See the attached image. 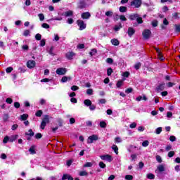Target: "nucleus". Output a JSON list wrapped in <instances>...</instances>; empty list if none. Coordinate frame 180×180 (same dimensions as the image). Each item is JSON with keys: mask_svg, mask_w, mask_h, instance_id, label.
Segmentation results:
<instances>
[{"mask_svg": "<svg viewBox=\"0 0 180 180\" xmlns=\"http://www.w3.org/2000/svg\"><path fill=\"white\" fill-rule=\"evenodd\" d=\"M129 19H130V20H136L138 25L143 23V18L140 17V15L137 13L131 14L129 16Z\"/></svg>", "mask_w": 180, "mask_h": 180, "instance_id": "f257e3e1", "label": "nucleus"}, {"mask_svg": "<svg viewBox=\"0 0 180 180\" xmlns=\"http://www.w3.org/2000/svg\"><path fill=\"white\" fill-rule=\"evenodd\" d=\"M99 138L98 137V135H91L90 136H89L88 139H87V143L88 144H92V143H94V141H98Z\"/></svg>", "mask_w": 180, "mask_h": 180, "instance_id": "f03ea898", "label": "nucleus"}, {"mask_svg": "<svg viewBox=\"0 0 180 180\" xmlns=\"http://www.w3.org/2000/svg\"><path fill=\"white\" fill-rule=\"evenodd\" d=\"M100 158L103 161H108V162H112V161H113V158H112V155H101Z\"/></svg>", "mask_w": 180, "mask_h": 180, "instance_id": "7ed1b4c3", "label": "nucleus"}, {"mask_svg": "<svg viewBox=\"0 0 180 180\" xmlns=\"http://www.w3.org/2000/svg\"><path fill=\"white\" fill-rule=\"evenodd\" d=\"M77 23L79 27V30H84V29H86V24H85V22H84V20H78L77 21Z\"/></svg>", "mask_w": 180, "mask_h": 180, "instance_id": "20e7f679", "label": "nucleus"}, {"mask_svg": "<svg viewBox=\"0 0 180 180\" xmlns=\"http://www.w3.org/2000/svg\"><path fill=\"white\" fill-rule=\"evenodd\" d=\"M131 6H134V8H140L141 6V0H133L131 2Z\"/></svg>", "mask_w": 180, "mask_h": 180, "instance_id": "39448f33", "label": "nucleus"}, {"mask_svg": "<svg viewBox=\"0 0 180 180\" xmlns=\"http://www.w3.org/2000/svg\"><path fill=\"white\" fill-rule=\"evenodd\" d=\"M143 39L147 40L151 36V31L150 30H145L142 33Z\"/></svg>", "mask_w": 180, "mask_h": 180, "instance_id": "423d86ee", "label": "nucleus"}, {"mask_svg": "<svg viewBox=\"0 0 180 180\" xmlns=\"http://www.w3.org/2000/svg\"><path fill=\"white\" fill-rule=\"evenodd\" d=\"M67 72V69L65 68H60L56 70V74L58 75H64Z\"/></svg>", "mask_w": 180, "mask_h": 180, "instance_id": "0eeeda50", "label": "nucleus"}, {"mask_svg": "<svg viewBox=\"0 0 180 180\" xmlns=\"http://www.w3.org/2000/svg\"><path fill=\"white\" fill-rule=\"evenodd\" d=\"M27 67L28 68H34L36 67V62L33 60H30L27 62Z\"/></svg>", "mask_w": 180, "mask_h": 180, "instance_id": "6e6552de", "label": "nucleus"}, {"mask_svg": "<svg viewBox=\"0 0 180 180\" xmlns=\"http://www.w3.org/2000/svg\"><path fill=\"white\" fill-rule=\"evenodd\" d=\"M165 171V165H159L157 167L155 172H164Z\"/></svg>", "mask_w": 180, "mask_h": 180, "instance_id": "1a4fd4ad", "label": "nucleus"}, {"mask_svg": "<svg viewBox=\"0 0 180 180\" xmlns=\"http://www.w3.org/2000/svg\"><path fill=\"white\" fill-rule=\"evenodd\" d=\"M75 56V53L74 52H68L65 55L66 58H68V60H72Z\"/></svg>", "mask_w": 180, "mask_h": 180, "instance_id": "9d476101", "label": "nucleus"}, {"mask_svg": "<svg viewBox=\"0 0 180 180\" xmlns=\"http://www.w3.org/2000/svg\"><path fill=\"white\" fill-rule=\"evenodd\" d=\"M165 89V83L160 84L157 88V92H161V91H164Z\"/></svg>", "mask_w": 180, "mask_h": 180, "instance_id": "9b49d317", "label": "nucleus"}, {"mask_svg": "<svg viewBox=\"0 0 180 180\" xmlns=\"http://www.w3.org/2000/svg\"><path fill=\"white\" fill-rule=\"evenodd\" d=\"M74 15V11L69 10L65 13H63V15L65 18H68V16H72Z\"/></svg>", "mask_w": 180, "mask_h": 180, "instance_id": "f8f14e48", "label": "nucleus"}, {"mask_svg": "<svg viewBox=\"0 0 180 180\" xmlns=\"http://www.w3.org/2000/svg\"><path fill=\"white\" fill-rule=\"evenodd\" d=\"M91 18V13L89 12H85L82 13V19H89Z\"/></svg>", "mask_w": 180, "mask_h": 180, "instance_id": "ddd939ff", "label": "nucleus"}, {"mask_svg": "<svg viewBox=\"0 0 180 180\" xmlns=\"http://www.w3.org/2000/svg\"><path fill=\"white\" fill-rule=\"evenodd\" d=\"M128 35L129 37H131L134 33H136V30H134V28L133 27H129L128 28Z\"/></svg>", "mask_w": 180, "mask_h": 180, "instance_id": "4468645a", "label": "nucleus"}, {"mask_svg": "<svg viewBox=\"0 0 180 180\" xmlns=\"http://www.w3.org/2000/svg\"><path fill=\"white\" fill-rule=\"evenodd\" d=\"M18 137H19V135H13L9 138V141L11 143H13V141H15V140L18 139Z\"/></svg>", "mask_w": 180, "mask_h": 180, "instance_id": "2eb2a0df", "label": "nucleus"}, {"mask_svg": "<svg viewBox=\"0 0 180 180\" xmlns=\"http://www.w3.org/2000/svg\"><path fill=\"white\" fill-rule=\"evenodd\" d=\"M67 81H71V77L64 76L61 79V82H67Z\"/></svg>", "mask_w": 180, "mask_h": 180, "instance_id": "dca6fc26", "label": "nucleus"}, {"mask_svg": "<svg viewBox=\"0 0 180 180\" xmlns=\"http://www.w3.org/2000/svg\"><path fill=\"white\" fill-rule=\"evenodd\" d=\"M122 27H123V26H122V23H120L118 25H115L113 29L115 32H119Z\"/></svg>", "mask_w": 180, "mask_h": 180, "instance_id": "f3484780", "label": "nucleus"}, {"mask_svg": "<svg viewBox=\"0 0 180 180\" xmlns=\"http://www.w3.org/2000/svg\"><path fill=\"white\" fill-rule=\"evenodd\" d=\"M25 136L33 137V136H34V132H33V130L29 129L28 132H25Z\"/></svg>", "mask_w": 180, "mask_h": 180, "instance_id": "a211bd4d", "label": "nucleus"}, {"mask_svg": "<svg viewBox=\"0 0 180 180\" xmlns=\"http://www.w3.org/2000/svg\"><path fill=\"white\" fill-rule=\"evenodd\" d=\"M84 103L86 106H91V105H92V101L89 99H86L84 100Z\"/></svg>", "mask_w": 180, "mask_h": 180, "instance_id": "6ab92c4d", "label": "nucleus"}, {"mask_svg": "<svg viewBox=\"0 0 180 180\" xmlns=\"http://www.w3.org/2000/svg\"><path fill=\"white\" fill-rule=\"evenodd\" d=\"M112 149L115 151V154H119V148H117V146L112 145Z\"/></svg>", "mask_w": 180, "mask_h": 180, "instance_id": "aec40b11", "label": "nucleus"}, {"mask_svg": "<svg viewBox=\"0 0 180 180\" xmlns=\"http://www.w3.org/2000/svg\"><path fill=\"white\" fill-rule=\"evenodd\" d=\"M111 43H112V44H113V46H119V40H117L116 39H112L111 40Z\"/></svg>", "mask_w": 180, "mask_h": 180, "instance_id": "412c9836", "label": "nucleus"}, {"mask_svg": "<svg viewBox=\"0 0 180 180\" xmlns=\"http://www.w3.org/2000/svg\"><path fill=\"white\" fill-rule=\"evenodd\" d=\"M42 122H44V123H50V119L49 118V115H45L44 119L42 120Z\"/></svg>", "mask_w": 180, "mask_h": 180, "instance_id": "4be33fe9", "label": "nucleus"}, {"mask_svg": "<svg viewBox=\"0 0 180 180\" xmlns=\"http://www.w3.org/2000/svg\"><path fill=\"white\" fill-rule=\"evenodd\" d=\"M8 120H9V115L8 114H4V115H3L4 122H8Z\"/></svg>", "mask_w": 180, "mask_h": 180, "instance_id": "5701e85b", "label": "nucleus"}, {"mask_svg": "<svg viewBox=\"0 0 180 180\" xmlns=\"http://www.w3.org/2000/svg\"><path fill=\"white\" fill-rule=\"evenodd\" d=\"M120 12H122V13L127 12V7L120 6Z\"/></svg>", "mask_w": 180, "mask_h": 180, "instance_id": "b1692460", "label": "nucleus"}, {"mask_svg": "<svg viewBox=\"0 0 180 180\" xmlns=\"http://www.w3.org/2000/svg\"><path fill=\"white\" fill-rule=\"evenodd\" d=\"M112 72H113V70L112 69V68H109L108 70H107V75L108 77H110V75H112Z\"/></svg>", "mask_w": 180, "mask_h": 180, "instance_id": "393cba45", "label": "nucleus"}, {"mask_svg": "<svg viewBox=\"0 0 180 180\" xmlns=\"http://www.w3.org/2000/svg\"><path fill=\"white\" fill-rule=\"evenodd\" d=\"M42 115H43V111L41 110H39L38 111H37L35 116H37V117H40Z\"/></svg>", "mask_w": 180, "mask_h": 180, "instance_id": "a878e982", "label": "nucleus"}, {"mask_svg": "<svg viewBox=\"0 0 180 180\" xmlns=\"http://www.w3.org/2000/svg\"><path fill=\"white\" fill-rule=\"evenodd\" d=\"M148 179H154L155 178V176L151 173H149L147 174Z\"/></svg>", "mask_w": 180, "mask_h": 180, "instance_id": "bb28decb", "label": "nucleus"}, {"mask_svg": "<svg viewBox=\"0 0 180 180\" xmlns=\"http://www.w3.org/2000/svg\"><path fill=\"white\" fill-rule=\"evenodd\" d=\"M79 175L80 176H88V172H86V171H82L79 172Z\"/></svg>", "mask_w": 180, "mask_h": 180, "instance_id": "cd10ccee", "label": "nucleus"}, {"mask_svg": "<svg viewBox=\"0 0 180 180\" xmlns=\"http://www.w3.org/2000/svg\"><path fill=\"white\" fill-rule=\"evenodd\" d=\"M29 151L30 154H35L36 150H34V146H31L30 148L29 149Z\"/></svg>", "mask_w": 180, "mask_h": 180, "instance_id": "c85d7f7f", "label": "nucleus"}, {"mask_svg": "<svg viewBox=\"0 0 180 180\" xmlns=\"http://www.w3.org/2000/svg\"><path fill=\"white\" fill-rule=\"evenodd\" d=\"M29 117V115L27 114H23L20 116L21 120H26Z\"/></svg>", "mask_w": 180, "mask_h": 180, "instance_id": "c756f323", "label": "nucleus"}, {"mask_svg": "<svg viewBox=\"0 0 180 180\" xmlns=\"http://www.w3.org/2000/svg\"><path fill=\"white\" fill-rule=\"evenodd\" d=\"M150 144V142L147 140L144 141L143 143H142V146L143 147H148V145Z\"/></svg>", "mask_w": 180, "mask_h": 180, "instance_id": "7c9ffc66", "label": "nucleus"}, {"mask_svg": "<svg viewBox=\"0 0 180 180\" xmlns=\"http://www.w3.org/2000/svg\"><path fill=\"white\" fill-rule=\"evenodd\" d=\"M92 165H93L92 162H88L84 165V168H89V167H92Z\"/></svg>", "mask_w": 180, "mask_h": 180, "instance_id": "2f4dec72", "label": "nucleus"}, {"mask_svg": "<svg viewBox=\"0 0 180 180\" xmlns=\"http://www.w3.org/2000/svg\"><path fill=\"white\" fill-rule=\"evenodd\" d=\"M174 155H175V152L174 151H170V152L168 153V155H167L169 158H172V157H174Z\"/></svg>", "mask_w": 180, "mask_h": 180, "instance_id": "473e14b6", "label": "nucleus"}, {"mask_svg": "<svg viewBox=\"0 0 180 180\" xmlns=\"http://www.w3.org/2000/svg\"><path fill=\"white\" fill-rule=\"evenodd\" d=\"M152 26H153V27H157L158 26V21H157V20H155L152 22Z\"/></svg>", "mask_w": 180, "mask_h": 180, "instance_id": "72a5a7b5", "label": "nucleus"}, {"mask_svg": "<svg viewBox=\"0 0 180 180\" xmlns=\"http://www.w3.org/2000/svg\"><path fill=\"white\" fill-rule=\"evenodd\" d=\"M54 50V46H51L49 51V53L51 55V56H54V53L53 52Z\"/></svg>", "mask_w": 180, "mask_h": 180, "instance_id": "f704fd0d", "label": "nucleus"}, {"mask_svg": "<svg viewBox=\"0 0 180 180\" xmlns=\"http://www.w3.org/2000/svg\"><path fill=\"white\" fill-rule=\"evenodd\" d=\"M19 127V125H18L17 124H13L11 127V130H13V131H15V130H17L18 128Z\"/></svg>", "mask_w": 180, "mask_h": 180, "instance_id": "c9c22d12", "label": "nucleus"}, {"mask_svg": "<svg viewBox=\"0 0 180 180\" xmlns=\"http://www.w3.org/2000/svg\"><path fill=\"white\" fill-rule=\"evenodd\" d=\"M130 129H136L137 127V123L133 122L129 125Z\"/></svg>", "mask_w": 180, "mask_h": 180, "instance_id": "e433bc0d", "label": "nucleus"}, {"mask_svg": "<svg viewBox=\"0 0 180 180\" xmlns=\"http://www.w3.org/2000/svg\"><path fill=\"white\" fill-rule=\"evenodd\" d=\"M100 127L105 129V127H106V122L103 121L100 122Z\"/></svg>", "mask_w": 180, "mask_h": 180, "instance_id": "4c0bfd02", "label": "nucleus"}, {"mask_svg": "<svg viewBox=\"0 0 180 180\" xmlns=\"http://www.w3.org/2000/svg\"><path fill=\"white\" fill-rule=\"evenodd\" d=\"M140 67H141V63H138L135 64V65H134L135 70H140Z\"/></svg>", "mask_w": 180, "mask_h": 180, "instance_id": "58836bf2", "label": "nucleus"}, {"mask_svg": "<svg viewBox=\"0 0 180 180\" xmlns=\"http://www.w3.org/2000/svg\"><path fill=\"white\" fill-rule=\"evenodd\" d=\"M41 27H44V29H50V25L47 23H43Z\"/></svg>", "mask_w": 180, "mask_h": 180, "instance_id": "ea45409f", "label": "nucleus"}, {"mask_svg": "<svg viewBox=\"0 0 180 180\" xmlns=\"http://www.w3.org/2000/svg\"><path fill=\"white\" fill-rule=\"evenodd\" d=\"M87 95H93L94 94V90L92 89H89L86 91Z\"/></svg>", "mask_w": 180, "mask_h": 180, "instance_id": "a19ab883", "label": "nucleus"}, {"mask_svg": "<svg viewBox=\"0 0 180 180\" xmlns=\"http://www.w3.org/2000/svg\"><path fill=\"white\" fill-rule=\"evenodd\" d=\"M98 165L100 168H106V165L103 162H100Z\"/></svg>", "mask_w": 180, "mask_h": 180, "instance_id": "79ce46f5", "label": "nucleus"}, {"mask_svg": "<svg viewBox=\"0 0 180 180\" xmlns=\"http://www.w3.org/2000/svg\"><path fill=\"white\" fill-rule=\"evenodd\" d=\"M39 20L43 21L44 20V15L43 13H40L38 15Z\"/></svg>", "mask_w": 180, "mask_h": 180, "instance_id": "37998d69", "label": "nucleus"}, {"mask_svg": "<svg viewBox=\"0 0 180 180\" xmlns=\"http://www.w3.org/2000/svg\"><path fill=\"white\" fill-rule=\"evenodd\" d=\"M6 103H8L9 105L12 104V102H13V100H12L11 98H7L6 99Z\"/></svg>", "mask_w": 180, "mask_h": 180, "instance_id": "c03bdc74", "label": "nucleus"}, {"mask_svg": "<svg viewBox=\"0 0 180 180\" xmlns=\"http://www.w3.org/2000/svg\"><path fill=\"white\" fill-rule=\"evenodd\" d=\"M162 131V127H158L156 129L155 133L156 134H160Z\"/></svg>", "mask_w": 180, "mask_h": 180, "instance_id": "a18cd8bd", "label": "nucleus"}, {"mask_svg": "<svg viewBox=\"0 0 180 180\" xmlns=\"http://www.w3.org/2000/svg\"><path fill=\"white\" fill-rule=\"evenodd\" d=\"M11 71H13V68L12 67H8L6 70V72H7V74H9Z\"/></svg>", "mask_w": 180, "mask_h": 180, "instance_id": "49530a36", "label": "nucleus"}, {"mask_svg": "<svg viewBox=\"0 0 180 180\" xmlns=\"http://www.w3.org/2000/svg\"><path fill=\"white\" fill-rule=\"evenodd\" d=\"M156 161H158V162H159V163L162 162V159L161 158V156L157 155L156 156Z\"/></svg>", "mask_w": 180, "mask_h": 180, "instance_id": "de8ad7c7", "label": "nucleus"}, {"mask_svg": "<svg viewBox=\"0 0 180 180\" xmlns=\"http://www.w3.org/2000/svg\"><path fill=\"white\" fill-rule=\"evenodd\" d=\"M106 63H108V64H112L113 63V59H112L111 58H108L106 59Z\"/></svg>", "mask_w": 180, "mask_h": 180, "instance_id": "09e8293b", "label": "nucleus"}, {"mask_svg": "<svg viewBox=\"0 0 180 180\" xmlns=\"http://www.w3.org/2000/svg\"><path fill=\"white\" fill-rule=\"evenodd\" d=\"M14 108H15L16 109H19L20 108V103H19V102H15Z\"/></svg>", "mask_w": 180, "mask_h": 180, "instance_id": "8fccbe9b", "label": "nucleus"}, {"mask_svg": "<svg viewBox=\"0 0 180 180\" xmlns=\"http://www.w3.org/2000/svg\"><path fill=\"white\" fill-rule=\"evenodd\" d=\"M46 124H47L46 122L42 121L40 126L41 129H42V130H44V127H46Z\"/></svg>", "mask_w": 180, "mask_h": 180, "instance_id": "3c124183", "label": "nucleus"}, {"mask_svg": "<svg viewBox=\"0 0 180 180\" xmlns=\"http://www.w3.org/2000/svg\"><path fill=\"white\" fill-rule=\"evenodd\" d=\"M120 19L122 22H126V20H127V18H126V16L124 15H120Z\"/></svg>", "mask_w": 180, "mask_h": 180, "instance_id": "603ef678", "label": "nucleus"}, {"mask_svg": "<svg viewBox=\"0 0 180 180\" xmlns=\"http://www.w3.org/2000/svg\"><path fill=\"white\" fill-rule=\"evenodd\" d=\"M40 46H41V47H44V46H46V40L45 39L41 40Z\"/></svg>", "mask_w": 180, "mask_h": 180, "instance_id": "864d4df0", "label": "nucleus"}, {"mask_svg": "<svg viewBox=\"0 0 180 180\" xmlns=\"http://www.w3.org/2000/svg\"><path fill=\"white\" fill-rule=\"evenodd\" d=\"M30 34V31L29 30H26L24 31L23 36H29Z\"/></svg>", "mask_w": 180, "mask_h": 180, "instance_id": "5fc2aeb1", "label": "nucleus"}, {"mask_svg": "<svg viewBox=\"0 0 180 180\" xmlns=\"http://www.w3.org/2000/svg\"><path fill=\"white\" fill-rule=\"evenodd\" d=\"M115 143H122V138L121 137H116L115 139Z\"/></svg>", "mask_w": 180, "mask_h": 180, "instance_id": "6e6d98bb", "label": "nucleus"}, {"mask_svg": "<svg viewBox=\"0 0 180 180\" xmlns=\"http://www.w3.org/2000/svg\"><path fill=\"white\" fill-rule=\"evenodd\" d=\"M35 39H36V40H41V34H37L35 35Z\"/></svg>", "mask_w": 180, "mask_h": 180, "instance_id": "4d7b16f0", "label": "nucleus"}, {"mask_svg": "<svg viewBox=\"0 0 180 180\" xmlns=\"http://www.w3.org/2000/svg\"><path fill=\"white\" fill-rule=\"evenodd\" d=\"M8 141H9V136L4 137L3 140V143H4V144H6V143H8Z\"/></svg>", "mask_w": 180, "mask_h": 180, "instance_id": "13d9d810", "label": "nucleus"}, {"mask_svg": "<svg viewBox=\"0 0 180 180\" xmlns=\"http://www.w3.org/2000/svg\"><path fill=\"white\" fill-rule=\"evenodd\" d=\"M113 15V12L112 11H106L105 12V16H112Z\"/></svg>", "mask_w": 180, "mask_h": 180, "instance_id": "bf43d9fd", "label": "nucleus"}, {"mask_svg": "<svg viewBox=\"0 0 180 180\" xmlns=\"http://www.w3.org/2000/svg\"><path fill=\"white\" fill-rule=\"evenodd\" d=\"M98 102H99V103H101L102 105H103V104L106 103V99H105V98L100 99V100H98Z\"/></svg>", "mask_w": 180, "mask_h": 180, "instance_id": "052dcab7", "label": "nucleus"}, {"mask_svg": "<svg viewBox=\"0 0 180 180\" xmlns=\"http://www.w3.org/2000/svg\"><path fill=\"white\" fill-rule=\"evenodd\" d=\"M41 137H43V136L41 135V133H37L36 135H35V139H41Z\"/></svg>", "mask_w": 180, "mask_h": 180, "instance_id": "680f3d73", "label": "nucleus"}, {"mask_svg": "<svg viewBox=\"0 0 180 180\" xmlns=\"http://www.w3.org/2000/svg\"><path fill=\"white\" fill-rule=\"evenodd\" d=\"M170 150H172V146H171V145L167 146L166 148H165V150L166 151H169Z\"/></svg>", "mask_w": 180, "mask_h": 180, "instance_id": "e2e57ef3", "label": "nucleus"}, {"mask_svg": "<svg viewBox=\"0 0 180 180\" xmlns=\"http://www.w3.org/2000/svg\"><path fill=\"white\" fill-rule=\"evenodd\" d=\"M125 179L127 180H133V176L131 175H126Z\"/></svg>", "mask_w": 180, "mask_h": 180, "instance_id": "0e129e2a", "label": "nucleus"}, {"mask_svg": "<svg viewBox=\"0 0 180 180\" xmlns=\"http://www.w3.org/2000/svg\"><path fill=\"white\" fill-rule=\"evenodd\" d=\"M72 91H78V89H79V87H78L77 86H72L71 87Z\"/></svg>", "mask_w": 180, "mask_h": 180, "instance_id": "69168bd1", "label": "nucleus"}, {"mask_svg": "<svg viewBox=\"0 0 180 180\" xmlns=\"http://www.w3.org/2000/svg\"><path fill=\"white\" fill-rule=\"evenodd\" d=\"M68 176H70V174H63L62 180L68 179Z\"/></svg>", "mask_w": 180, "mask_h": 180, "instance_id": "338daca9", "label": "nucleus"}, {"mask_svg": "<svg viewBox=\"0 0 180 180\" xmlns=\"http://www.w3.org/2000/svg\"><path fill=\"white\" fill-rule=\"evenodd\" d=\"M176 32H180V25H176Z\"/></svg>", "mask_w": 180, "mask_h": 180, "instance_id": "774afa93", "label": "nucleus"}]
</instances>
